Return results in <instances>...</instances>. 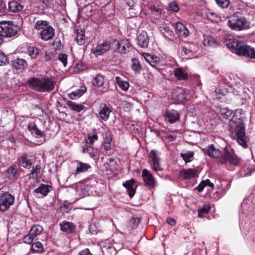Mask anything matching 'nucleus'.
<instances>
[{
	"instance_id": "obj_1",
	"label": "nucleus",
	"mask_w": 255,
	"mask_h": 255,
	"mask_svg": "<svg viewBox=\"0 0 255 255\" xmlns=\"http://www.w3.org/2000/svg\"><path fill=\"white\" fill-rule=\"evenodd\" d=\"M231 137L236 139L238 143L244 148L248 147L247 137L246 135L245 126L243 117L239 111H236L235 114L229 122V128Z\"/></svg>"
},
{
	"instance_id": "obj_2",
	"label": "nucleus",
	"mask_w": 255,
	"mask_h": 255,
	"mask_svg": "<svg viewBox=\"0 0 255 255\" xmlns=\"http://www.w3.org/2000/svg\"><path fill=\"white\" fill-rule=\"evenodd\" d=\"M204 152L211 157L219 158L222 157L221 162L225 164L229 162L230 164L237 165L240 161L239 158L235 154L234 150L229 146H226L223 154L219 148L214 144L209 146L207 148L204 149Z\"/></svg>"
},
{
	"instance_id": "obj_3",
	"label": "nucleus",
	"mask_w": 255,
	"mask_h": 255,
	"mask_svg": "<svg viewBox=\"0 0 255 255\" xmlns=\"http://www.w3.org/2000/svg\"><path fill=\"white\" fill-rule=\"evenodd\" d=\"M229 48L237 54L251 58H255V50L244 41L234 39L228 43Z\"/></svg>"
},
{
	"instance_id": "obj_4",
	"label": "nucleus",
	"mask_w": 255,
	"mask_h": 255,
	"mask_svg": "<svg viewBox=\"0 0 255 255\" xmlns=\"http://www.w3.org/2000/svg\"><path fill=\"white\" fill-rule=\"evenodd\" d=\"M30 87L40 92H50L55 87L54 82L49 78H32L28 81Z\"/></svg>"
},
{
	"instance_id": "obj_5",
	"label": "nucleus",
	"mask_w": 255,
	"mask_h": 255,
	"mask_svg": "<svg viewBox=\"0 0 255 255\" xmlns=\"http://www.w3.org/2000/svg\"><path fill=\"white\" fill-rule=\"evenodd\" d=\"M228 25L235 31L246 30L251 28L250 21L244 16H233L228 20Z\"/></svg>"
},
{
	"instance_id": "obj_6",
	"label": "nucleus",
	"mask_w": 255,
	"mask_h": 255,
	"mask_svg": "<svg viewBox=\"0 0 255 255\" xmlns=\"http://www.w3.org/2000/svg\"><path fill=\"white\" fill-rule=\"evenodd\" d=\"M17 32V28L11 22H0V35L5 37L14 36Z\"/></svg>"
},
{
	"instance_id": "obj_7",
	"label": "nucleus",
	"mask_w": 255,
	"mask_h": 255,
	"mask_svg": "<svg viewBox=\"0 0 255 255\" xmlns=\"http://www.w3.org/2000/svg\"><path fill=\"white\" fill-rule=\"evenodd\" d=\"M14 201V197L8 192H4L0 195V210L2 212L6 211Z\"/></svg>"
},
{
	"instance_id": "obj_8",
	"label": "nucleus",
	"mask_w": 255,
	"mask_h": 255,
	"mask_svg": "<svg viewBox=\"0 0 255 255\" xmlns=\"http://www.w3.org/2000/svg\"><path fill=\"white\" fill-rule=\"evenodd\" d=\"M149 158V163L155 171H161L163 170L160 163L161 159L157 150H152L150 153Z\"/></svg>"
},
{
	"instance_id": "obj_9",
	"label": "nucleus",
	"mask_w": 255,
	"mask_h": 255,
	"mask_svg": "<svg viewBox=\"0 0 255 255\" xmlns=\"http://www.w3.org/2000/svg\"><path fill=\"white\" fill-rule=\"evenodd\" d=\"M55 35V30L52 26L47 27V29L41 30L39 33L40 38L44 41L52 39Z\"/></svg>"
},
{
	"instance_id": "obj_10",
	"label": "nucleus",
	"mask_w": 255,
	"mask_h": 255,
	"mask_svg": "<svg viewBox=\"0 0 255 255\" xmlns=\"http://www.w3.org/2000/svg\"><path fill=\"white\" fill-rule=\"evenodd\" d=\"M52 190L51 186L45 184H41L39 187L35 189L33 192L38 198H42L46 196L47 194Z\"/></svg>"
},
{
	"instance_id": "obj_11",
	"label": "nucleus",
	"mask_w": 255,
	"mask_h": 255,
	"mask_svg": "<svg viewBox=\"0 0 255 255\" xmlns=\"http://www.w3.org/2000/svg\"><path fill=\"white\" fill-rule=\"evenodd\" d=\"M142 177L146 185L150 187L154 186L155 180L151 173L147 169H144L142 171Z\"/></svg>"
},
{
	"instance_id": "obj_12",
	"label": "nucleus",
	"mask_w": 255,
	"mask_h": 255,
	"mask_svg": "<svg viewBox=\"0 0 255 255\" xmlns=\"http://www.w3.org/2000/svg\"><path fill=\"white\" fill-rule=\"evenodd\" d=\"M112 45L109 42H104L102 44L98 45L95 48L93 53L96 56H99L109 51Z\"/></svg>"
},
{
	"instance_id": "obj_13",
	"label": "nucleus",
	"mask_w": 255,
	"mask_h": 255,
	"mask_svg": "<svg viewBox=\"0 0 255 255\" xmlns=\"http://www.w3.org/2000/svg\"><path fill=\"white\" fill-rule=\"evenodd\" d=\"M123 185L126 188L129 197L132 198L135 193L137 187L135 181L133 179H131L123 183Z\"/></svg>"
},
{
	"instance_id": "obj_14",
	"label": "nucleus",
	"mask_w": 255,
	"mask_h": 255,
	"mask_svg": "<svg viewBox=\"0 0 255 255\" xmlns=\"http://www.w3.org/2000/svg\"><path fill=\"white\" fill-rule=\"evenodd\" d=\"M100 111L99 113L100 118L104 121H107L109 118L110 114L112 112L110 108L106 104H101L100 107Z\"/></svg>"
},
{
	"instance_id": "obj_15",
	"label": "nucleus",
	"mask_w": 255,
	"mask_h": 255,
	"mask_svg": "<svg viewBox=\"0 0 255 255\" xmlns=\"http://www.w3.org/2000/svg\"><path fill=\"white\" fill-rule=\"evenodd\" d=\"M166 120L170 123H174L178 121L180 118L179 113L175 110H166L165 113Z\"/></svg>"
},
{
	"instance_id": "obj_16",
	"label": "nucleus",
	"mask_w": 255,
	"mask_h": 255,
	"mask_svg": "<svg viewBox=\"0 0 255 255\" xmlns=\"http://www.w3.org/2000/svg\"><path fill=\"white\" fill-rule=\"evenodd\" d=\"M197 173V170L195 169H182L179 172V176L184 179H188L195 177Z\"/></svg>"
},
{
	"instance_id": "obj_17",
	"label": "nucleus",
	"mask_w": 255,
	"mask_h": 255,
	"mask_svg": "<svg viewBox=\"0 0 255 255\" xmlns=\"http://www.w3.org/2000/svg\"><path fill=\"white\" fill-rule=\"evenodd\" d=\"M138 45L141 48H146L149 43L148 37L147 33L143 31L138 35Z\"/></svg>"
},
{
	"instance_id": "obj_18",
	"label": "nucleus",
	"mask_w": 255,
	"mask_h": 255,
	"mask_svg": "<svg viewBox=\"0 0 255 255\" xmlns=\"http://www.w3.org/2000/svg\"><path fill=\"white\" fill-rule=\"evenodd\" d=\"M176 32L180 36L186 37L189 34V31L187 27L181 22H177L175 24Z\"/></svg>"
},
{
	"instance_id": "obj_19",
	"label": "nucleus",
	"mask_w": 255,
	"mask_h": 255,
	"mask_svg": "<svg viewBox=\"0 0 255 255\" xmlns=\"http://www.w3.org/2000/svg\"><path fill=\"white\" fill-rule=\"evenodd\" d=\"M18 169L16 165H12L6 170V176L10 180L17 179L18 177Z\"/></svg>"
},
{
	"instance_id": "obj_20",
	"label": "nucleus",
	"mask_w": 255,
	"mask_h": 255,
	"mask_svg": "<svg viewBox=\"0 0 255 255\" xmlns=\"http://www.w3.org/2000/svg\"><path fill=\"white\" fill-rule=\"evenodd\" d=\"M28 129L32 134L37 137H41L44 135L43 132L38 128L37 126L34 122L29 123Z\"/></svg>"
},
{
	"instance_id": "obj_21",
	"label": "nucleus",
	"mask_w": 255,
	"mask_h": 255,
	"mask_svg": "<svg viewBox=\"0 0 255 255\" xmlns=\"http://www.w3.org/2000/svg\"><path fill=\"white\" fill-rule=\"evenodd\" d=\"M142 56L146 61L153 67H156L159 63V59L156 56L151 55L147 53H143Z\"/></svg>"
},
{
	"instance_id": "obj_22",
	"label": "nucleus",
	"mask_w": 255,
	"mask_h": 255,
	"mask_svg": "<svg viewBox=\"0 0 255 255\" xmlns=\"http://www.w3.org/2000/svg\"><path fill=\"white\" fill-rule=\"evenodd\" d=\"M60 229L63 232L66 233H72L75 230V226L71 222L68 221H63L60 224Z\"/></svg>"
},
{
	"instance_id": "obj_23",
	"label": "nucleus",
	"mask_w": 255,
	"mask_h": 255,
	"mask_svg": "<svg viewBox=\"0 0 255 255\" xmlns=\"http://www.w3.org/2000/svg\"><path fill=\"white\" fill-rule=\"evenodd\" d=\"M19 164L25 168L29 169L31 167L32 162L27 153L23 154L18 159Z\"/></svg>"
},
{
	"instance_id": "obj_24",
	"label": "nucleus",
	"mask_w": 255,
	"mask_h": 255,
	"mask_svg": "<svg viewBox=\"0 0 255 255\" xmlns=\"http://www.w3.org/2000/svg\"><path fill=\"white\" fill-rule=\"evenodd\" d=\"M29 55L32 59H36L39 58L41 59L42 55L43 54L42 51L34 47H29L27 48Z\"/></svg>"
},
{
	"instance_id": "obj_25",
	"label": "nucleus",
	"mask_w": 255,
	"mask_h": 255,
	"mask_svg": "<svg viewBox=\"0 0 255 255\" xmlns=\"http://www.w3.org/2000/svg\"><path fill=\"white\" fill-rule=\"evenodd\" d=\"M115 82L123 91H127L129 88V84L128 82L125 80L122 77L116 76L115 77Z\"/></svg>"
},
{
	"instance_id": "obj_26",
	"label": "nucleus",
	"mask_w": 255,
	"mask_h": 255,
	"mask_svg": "<svg viewBox=\"0 0 255 255\" xmlns=\"http://www.w3.org/2000/svg\"><path fill=\"white\" fill-rule=\"evenodd\" d=\"M8 5L9 10L14 13L21 11L23 9V6L16 1H11L9 2Z\"/></svg>"
},
{
	"instance_id": "obj_27",
	"label": "nucleus",
	"mask_w": 255,
	"mask_h": 255,
	"mask_svg": "<svg viewBox=\"0 0 255 255\" xmlns=\"http://www.w3.org/2000/svg\"><path fill=\"white\" fill-rule=\"evenodd\" d=\"M174 74L178 80H185L188 77L187 73L181 68H175L174 70Z\"/></svg>"
},
{
	"instance_id": "obj_28",
	"label": "nucleus",
	"mask_w": 255,
	"mask_h": 255,
	"mask_svg": "<svg viewBox=\"0 0 255 255\" xmlns=\"http://www.w3.org/2000/svg\"><path fill=\"white\" fill-rule=\"evenodd\" d=\"M203 44L205 46L215 47L218 45L217 40L210 35H204Z\"/></svg>"
},
{
	"instance_id": "obj_29",
	"label": "nucleus",
	"mask_w": 255,
	"mask_h": 255,
	"mask_svg": "<svg viewBox=\"0 0 255 255\" xmlns=\"http://www.w3.org/2000/svg\"><path fill=\"white\" fill-rule=\"evenodd\" d=\"M82 152L83 153H88L92 157H95L97 155L98 150L92 146L89 145L88 142H86L85 145L83 147Z\"/></svg>"
},
{
	"instance_id": "obj_30",
	"label": "nucleus",
	"mask_w": 255,
	"mask_h": 255,
	"mask_svg": "<svg viewBox=\"0 0 255 255\" xmlns=\"http://www.w3.org/2000/svg\"><path fill=\"white\" fill-rule=\"evenodd\" d=\"M13 67L17 69H23L27 66V62L23 59L17 58L13 62Z\"/></svg>"
},
{
	"instance_id": "obj_31",
	"label": "nucleus",
	"mask_w": 255,
	"mask_h": 255,
	"mask_svg": "<svg viewBox=\"0 0 255 255\" xmlns=\"http://www.w3.org/2000/svg\"><path fill=\"white\" fill-rule=\"evenodd\" d=\"M66 105L73 111L77 112H80L84 108L85 106L82 104H77L71 101H68Z\"/></svg>"
},
{
	"instance_id": "obj_32",
	"label": "nucleus",
	"mask_w": 255,
	"mask_h": 255,
	"mask_svg": "<svg viewBox=\"0 0 255 255\" xmlns=\"http://www.w3.org/2000/svg\"><path fill=\"white\" fill-rule=\"evenodd\" d=\"M90 168L91 166L89 164L78 161L74 174L77 175L79 173L86 171Z\"/></svg>"
},
{
	"instance_id": "obj_33",
	"label": "nucleus",
	"mask_w": 255,
	"mask_h": 255,
	"mask_svg": "<svg viewBox=\"0 0 255 255\" xmlns=\"http://www.w3.org/2000/svg\"><path fill=\"white\" fill-rule=\"evenodd\" d=\"M92 83L95 86L102 87L104 84V77L101 74H98L93 78Z\"/></svg>"
},
{
	"instance_id": "obj_34",
	"label": "nucleus",
	"mask_w": 255,
	"mask_h": 255,
	"mask_svg": "<svg viewBox=\"0 0 255 255\" xmlns=\"http://www.w3.org/2000/svg\"><path fill=\"white\" fill-rule=\"evenodd\" d=\"M49 26H50L49 23L47 20H38L35 22L34 28L37 30H43V29H47V27Z\"/></svg>"
},
{
	"instance_id": "obj_35",
	"label": "nucleus",
	"mask_w": 255,
	"mask_h": 255,
	"mask_svg": "<svg viewBox=\"0 0 255 255\" xmlns=\"http://www.w3.org/2000/svg\"><path fill=\"white\" fill-rule=\"evenodd\" d=\"M177 91L178 94L176 95L177 100L180 102H184L188 97L187 91L181 88H178Z\"/></svg>"
},
{
	"instance_id": "obj_36",
	"label": "nucleus",
	"mask_w": 255,
	"mask_h": 255,
	"mask_svg": "<svg viewBox=\"0 0 255 255\" xmlns=\"http://www.w3.org/2000/svg\"><path fill=\"white\" fill-rule=\"evenodd\" d=\"M194 155V152L191 151H189L185 153L181 152L180 153V156L182 157L185 163L191 162L193 160Z\"/></svg>"
},
{
	"instance_id": "obj_37",
	"label": "nucleus",
	"mask_w": 255,
	"mask_h": 255,
	"mask_svg": "<svg viewBox=\"0 0 255 255\" xmlns=\"http://www.w3.org/2000/svg\"><path fill=\"white\" fill-rule=\"evenodd\" d=\"M86 89L85 87H82L81 89L77 90L69 94V97L72 100L75 99L77 98L81 97L85 92Z\"/></svg>"
},
{
	"instance_id": "obj_38",
	"label": "nucleus",
	"mask_w": 255,
	"mask_h": 255,
	"mask_svg": "<svg viewBox=\"0 0 255 255\" xmlns=\"http://www.w3.org/2000/svg\"><path fill=\"white\" fill-rule=\"evenodd\" d=\"M112 46L115 47V51L120 53H125L126 52V47L125 45H122L117 40H115L112 44Z\"/></svg>"
},
{
	"instance_id": "obj_39",
	"label": "nucleus",
	"mask_w": 255,
	"mask_h": 255,
	"mask_svg": "<svg viewBox=\"0 0 255 255\" xmlns=\"http://www.w3.org/2000/svg\"><path fill=\"white\" fill-rule=\"evenodd\" d=\"M40 170L41 166L39 164L36 165L31 170L30 173L28 174L29 178H37L38 177V174L40 173Z\"/></svg>"
},
{
	"instance_id": "obj_40",
	"label": "nucleus",
	"mask_w": 255,
	"mask_h": 255,
	"mask_svg": "<svg viewBox=\"0 0 255 255\" xmlns=\"http://www.w3.org/2000/svg\"><path fill=\"white\" fill-rule=\"evenodd\" d=\"M42 230L43 228L42 226L35 225L31 228L29 233L31 236H33L35 238L36 236L39 235L42 232Z\"/></svg>"
},
{
	"instance_id": "obj_41",
	"label": "nucleus",
	"mask_w": 255,
	"mask_h": 255,
	"mask_svg": "<svg viewBox=\"0 0 255 255\" xmlns=\"http://www.w3.org/2000/svg\"><path fill=\"white\" fill-rule=\"evenodd\" d=\"M44 250L42 244L37 242L34 243L31 248L30 251L32 253L34 252H42Z\"/></svg>"
},
{
	"instance_id": "obj_42",
	"label": "nucleus",
	"mask_w": 255,
	"mask_h": 255,
	"mask_svg": "<svg viewBox=\"0 0 255 255\" xmlns=\"http://www.w3.org/2000/svg\"><path fill=\"white\" fill-rule=\"evenodd\" d=\"M211 207L209 205H204L198 209V216L202 218L204 214H207L210 210Z\"/></svg>"
},
{
	"instance_id": "obj_43",
	"label": "nucleus",
	"mask_w": 255,
	"mask_h": 255,
	"mask_svg": "<svg viewBox=\"0 0 255 255\" xmlns=\"http://www.w3.org/2000/svg\"><path fill=\"white\" fill-rule=\"evenodd\" d=\"M131 68L132 70L136 73H139L142 69V68L138 60L135 58H133L131 59Z\"/></svg>"
},
{
	"instance_id": "obj_44",
	"label": "nucleus",
	"mask_w": 255,
	"mask_h": 255,
	"mask_svg": "<svg viewBox=\"0 0 255 255\" xmlns=\"http://www.w3.org/2000/svg\"><path fill=\"white\" fill-rule=\"evenodd\" d=\"M83 182L87 186L92 187L97 183L96 178L94 176H90V177L84 180Z\"/></svg>"
},
{
	"instance_id": "obj_45",
	"label": "nucleus",
	"mask_w": 255,
	"mask_h": 255,
	"mask_svg": "<svg viewBox=\"0 0 255 255\" xmlns=\"http://www.w3.org/2000/svg\"><path fill=\"white\" fill-rule=\"evenodd\" d=\"M85 34L83 31H81L80 32H78L77 34V37L76 40L77 43L80 45H83L85 43Z\"/></svg>"
},
{
	"instance_id": "obj_46",
	"label": "nucleus",
	"mask_w": 255,
	"mask_h": 255,
	"mask_svg": "<svg viewBox=\"0 0 255 255\" xmlns=\"http://www.w3.org/2000/svg\"><path fill=\"white\" fill-rule=\"evenodd\" d=\"M220 113L224 118L228 119L232 116L233 112L226 108H222L220 110Z\"/></svg>"
},
{
	"instance_id": "obj_47",
	"label": "nucleus",
	"mask_w": 255,
	"mask_h": 255,
	"mask_svg": "<svg viewBox=\"0 0 255 255\" xmlns=\"http://www.w3.org/2000/svg\"><path fill=\"white\" fill-rule=\"evenodd\" d=\"M88 140L86 142L89 143V145L94 144L95 141L98 139V136L96 134H89L87 137Z\"/></svg>"
},
{
	"instance_id": "obj_48",
	"label": "nucleus",
	"mask_w": 255,
	"mask_h": 255,
	"mask_svg": "<svg viewBox=\"0 0 255 255\" xmlns=\"http://www.w3.org/2000/svg\"><path fill=\"white\" fill-rule=\"evenodd\" d=\"M150 10L152 14H154L155 17H156L158 18L160 16V14L162 12L160 8L156 7L153 5L150 7Z\"/></svg>"
},
{
	"instance_id": "obj_49",
	"label": "nucleus",
	"mask_w": 255,
	"mask_h": 255,
	"mask_svg": "<svg viewBox=\"0 0 255 255\" xmlns=\"http://www.w3.org/2000/svg\"><path fill=\"white\" fill-rule=\"evenodd\" d=\"M217 4L221 8H227L230 4V0H215Z\"/></svg>"
},
{
	"instance_id": "obj_50",
	"label": "nucleus",
	"mask_w": 255,
	"mask_h": 255,
	"mask_svg": "<svg viewBox=\"0 0 255 255\" xmlns=\"http://www.w3.org/2000/svg\"><path fill=\"white\" fill-rule=\"evenodd\" d=\"M243 91V88L241 87L240 83H236L233 88V93L236 95H239L241 94Z\"/></svg>"
},
{
	"instance_id": "obj_51",
	"label": "nucleus",
	"mask_w": 255,
	"mask_h": 255,
	"mask_svg": "<svg viewBox=\"0 0 255 255\" xmlns=\"http://www.w3.org/2000/svg\"><path fill=\"white\" fill-rule=\"evenodd\" d=\"M58 60H59L63 65L64 67L67 64V55L65 54H60L58 56Z\"/></svg>"
},
{
	"instance_id": "obj_52",
	"label": "nucleus",
	"mask_w": 255,
	"mask_h": 255,
	"mask_svg": "<svg viewBox=\"0 0 255 255\" xmlns=\"http://www.w3.org/2000/svg\"><path fill=\"white\" fill-rule=\"evenodd\" d=\"M89 231L91 233L96 234L100 231V228L95 224H92L89 226Z\"/></svg>"
},
{
	"instance_id": "obj_53",
	"label": "nucleus",
	"mask_w": 255,
	"mask_h": 255,
	"mask_svg": "<svg viewBox=\"0 0 255 255\" xmlns=\"http://www.w3.org/2000/svg\"><path fill=\"white\" fill-rule=\"evenodd\" d=\"M140 222L139 218H132L130 221V224L133 229L137 227Z\"/></svg>"
},
{
	"instance_id": "obj_54",
	"label": "nucleus",
	"mask_w": 255,
	"mask_h": 255,
	"mask_svg": "<svg viewBox=\"0 0 255 255\" xmlns=\"http://www.w3.org/2000/svg\"><path fill=\"white\" fill-rule=\"evenodd\" d=\"M169 9L173 12L178 11L179 8L177 3L174 1L170 2L169 4Z\"/></svg>"
},
{
	"instance_id": "obj_55",
	"label": "nucleus",
	"mask_w": 255,
	"mask_h": 255,
	"mask_svg": "<svg viewBox=\"0 0 255 255\" xmlns=\"http://www.w3.org/2000/svg\"><path fill=\"white\" fill-rule=\"evenodd\" d=\"M34 238V237L33 236H31L29 233L28 235L24 237L23 239V242L27 244H30L32 242Z\"/></svg>"
},
{
	"instance_id": "obj_56",
	"label": "nucleus",
	"mask_w": 255,
	"mask_h": 255,
	"mask_svg": "<svg viewBox=\"0 0 255 255\" xmlns=\"http://www.w3.org/2000/svg\"><path fill=\"white\" fill-rule=\"evenodd\" d=\"M7 62V58L3 52L0 50V65Z\"/></svg>"
},
{
	"instance_id": "obj_57",
	"label": "nucleus",
	"mask_w": 255,
	"mask_h": 255,
	"mask_svg": "<svg viewBox=\"0 0 255 255\" xmlns=\"http://www.w3.org/2000/svg\"><path fill=\"white\" fill-rule=\"evenodd\" d=\"M83 10L84 12L87 13L88 15H91L93 10L92 4H88L85 6L83 8Z\"/></svg>"
},
{
	"instance_id": "obj_58",
	"label": "nucleus",
	"mask_w": 255,
	"mask_h": 255,
	"mask_svg": "<svg viewBox=\"0 0 255 255\" xmlns=\"http://www.w3.org/2000/svg\"><path fill=\"white\" fill-rule=\"evenodd\" d=\"M206 186V182L205 181H202L200 184L196 188V189L198 192H201Z\"/></svg>"
},
{
	"instance_id": "obj_59",
	"label": "nucleus",
	"mask_w": 255,
	"mask_h": 255,
	"mask_svg": "<svg viewBox=\"0 0 255 255\" xmlns=\"http://www.w3.org/2000/svg\"><path fill=\"white\" fill-rule=\"evenodd\" d=\"M182 50L185 55H188L192 52V50L189 47V46L186 47L185 46H183L182 47Z\"/></svg>"
},
{
	"instance_id": "obj_60",
	"label": "nucleus",
	"mask_w": 255,
	"mask_h": 255,
	"mask_svg": "<svg viewBox=\"0 0 255 255\" xmlns=\"http://www.w3.org/2000/svg\"><path fill=\"white\" fill-rule=\"evenodd\" d=\"M42 51L43 54L42 55L41 58H42L44 57L45 61H46V62L50 61L51 60L50 55H48L46 52L43 51Z\"/></svg>"
},
{
	"instance_id": "obj_61",
	"label": "nucleus",
	"mask_w": 255,
	"mask_h": 255,
	"mask_svg": "<svg viewBox=\"0 0 255 255\" xmlns=\"http://www.w3.org/2000/svg\"><path fill=\"white\" fill-rule=\"evenodd\" d=\"M79 255H93L89 251V249H85L82 250L79 253Z\"/></svg>"
},
{
	"instance_id": "obj_62",
	"label": "nucleus",
	"mask_w": 255,
	"mask_h": 255,
	"mask_svg": "<svg viewBox=\"0 0 255 255\" xmlns=\"http://www.w3.org/2000/svg\"><path fill=\"white\" fill-rule=\"evenodd\" d=\"M166 221L167 223L171 226H174L176 224V221L175 220L171 218H167Z\"/></svg>"
},
{
	"instance_id": "obj_63",
	"label": "nucleus",
	"mask_w": 255,
	"mask_h": 255,
	"mask_svg": "<svg viewBox=\"0 0 255 255\" xmlns=\"http://www.w3.org/2000/svg\"><path fill=\"white\" fill-rule=\"evenodd\" d=\"M126 3L129 7L133 6L135 4L134 0H126Z\"/></svg>"
},
{
	"instance_id": "obj_64",
	"label": "nucleus",
	"mask_w": 255,
	"mask_h": 255,
	"mask_svg": "<svg viewBox=\"0 0 255 255\" xmlns=\"http://www.w3.org/2000/svg\"><path fill=\"white\" fill-rule=\"evenodd\" d=\"M107 250H109L111 253L116 252V249L115 247L112 246H108L107 248Z\"/></svg>"
}]
</instances>
